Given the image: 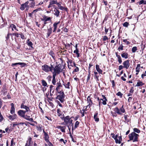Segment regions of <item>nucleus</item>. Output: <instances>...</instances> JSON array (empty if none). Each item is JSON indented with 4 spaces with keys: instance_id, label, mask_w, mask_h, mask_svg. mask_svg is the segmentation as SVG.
<instances>
[{
    "instance_id": "nucleus-1",
    "label": "nucleus",
    "mask_w": 146,
    "mask_h": 146,
    "mask_svg": "<svg viewBox=\"0 0 146 146\" xmlns=\"http://www.w3.org/2000/svg\"><path fill=\"white\" fill-rule=\"evenodd\" d=\"M62 70V66L59 64L56 65L55 67L53 66V68L51 69L50 72H52L53 75L56 76L61 72Z\"/></svg>"
},
{
    "instance_id": "nucleus-2",
    "label": "nucleus",
    "mask_w": 146,
    "mask_h": 146,
    "mask_svg": "<svg viewBox=\"0 0 146 146\" xmlns=\"http://www.w3.org/2000/svg\"><path fill=\"white\" fill-rule=\"evenodd\" d=\"M128 136L130 140H133V141L134 142L138 141L139 135L135 132H132L129 134Z\"/></svg>"
},
{
    "instance_id": "nucleus-3",
    "label": "nucleus",
    "mask_w": 146,
    "mask_h": 146,
    "mask_svg": "<svg viewBox=\"0 0 146 146\" xmlns=\"http://www.w3.org/2000/svg\"><path fill=\"white\" fill-rule=\"evenodd\" d=\"M58 93L60 94L57 96L56 98L59 100L61 103H63L64 101L65 95L64 93L62 91H60Z\"/></svg>"
},
{
    "instance_id": "nucleus-4",
    "label": "nucleus",
    "mask_w": 146,
    "mask_h": 146,
    "mask_svg": "<svg viewBox=\"0 0 146 146\" xmlns=\"http://www.w3.org/2000/svg\"><path fill=\"white\" fill-rule=\"evenodd\" d=\"M53 68V65L51 64H50V67L47 65H44L42 66V70L46 72H48L49 71H50L51 69Z\"/></svg>"
},
{
    "instance_id": "nucleus-5",
    "label": "nucleus",
    "mask_w": 146,
    "mask_h": 146,
    "mask_svg": "<svg viewBox=\"0 0 146 146\" xmlns=\"http://www.w3.org/2000/svg\"><path fill=\"white\" fill-rule=\"evenodd\" d=\"M71 118L68 115L66 117H63L62 119H63L66 125H68L69 123H72L73 120L71 119Z\"/></svg>"
},
{
    "instance_id": "nucleus-6",
    "label": "nucleus",
    "mask_w": 146,
    "mask_h": 146,
    "mask_svg": "<svg viewBox=\"0 0 146 146\" xmlns=\"http://www.w3.org/2000/svg\"><path fill=\"white\" fill-rule=\"evenodd\" d=\"M57 0H51L49 2V5L48 6V8H49L52 7H56L54 4H56L57 3Z\"/></svg>"
},
{
    "instance_id": "nucleus-7",
    "label": "nucleus",
    "mask_w": 146,
    "mask_h": 146,
    "mask_svg": "<svg viewBox=\"0 0 146 146\" xmlns=\"http://www.w3.org/2000/svg\"><path fill=\"white\" fill-rule=\"evenodd\" d=\"M102 98L100 99L98 97L97 98V99L98 100V102L99 101L102 100L103 101L102 102V104L104 105H106L107 104L106 102L107 101L106 98L104 95H102Z\"/></svg>"
},
{
    "instance_id": "nucleus-8",
    "label": "nucleus",
    "mask_w": 146,
    "mask_h": 146,
    "mask_svg": "<svg viewBox=\"0 0 146 146\" xmlns=\"http://www.w3.org/2000/svg\"><path fill=\"white\" fill-rule=\"evenodd\" d=\"M17 115L16 114L14 113L12 115H7V117L8 118V119L12 121L13 120L16 119L17 118Z\"/></svg>"
},
{
    "instance_id": "nucleus-9",
    "label": "nucleus",
    "mask_w": 146,
    "mask_h": 146,
    "mask_svg": "<svg viewBox=\"0 0 146 146\" xmlns=\"http://www.w3.org/2000/svg\"><path fill=\"white\" fill-rule=\"evenodd\" d=\"M123 65L124 68L127 69L129 67L130 64L129 63V60H127L126 61H124L123 63Z\"/></svg>"
},
{
    "instance_id": "nucleus-10",
    "label": "nucleus",
    "mask_w": 146,
    "mask_h": 146,
    "mask_svg": "<svg viewBox=\"0 0 146 146\" xmlns=\"http://www.w3.org/2000/svg\"><path fill=\"white\" fill-rule=\"evenodd\" d=\"M28 3L29 2L27 1L24 3L21 4L20 7V9L21 10H24L25 8L28 7Z\"/></svg>"
},
{
    "instance_id": "nucleus-11",
    "label": "nucleus",
    "mask_w": 146,
    "mask_h": 146,
    "mask_svg": "<svg viewBox=\"0 0 146 146\" xmlns=\"http://www.w3.org/2000/svg\"><path fill=\"white\" fill-rule=\"evenodd\" d=\"M54 15L56 17H58L59 16L60 12L57 9L56 7H55L54 8Z\"/></svg>"
},
{
    "instance_id": "nucleus-12",
    "label": "nucleus",
    "mask_w": 146,
    "mask_h": 146,
    "mask_svg": "<svg viewBox=\"0 0 146 146\" xmlns=\"http://www.w3.org/2000/svg\"><path fill=\"white\" fill-rule=\"evenodd\" d=\"M26 112L25 111L20 110L18 111L17 113L19 115L23 117Z\"/></svg>"
},
{
    "instance_id": "nucleus-13",
    "label": "nucleus",
    "mask_w": 146,
    "mask_h": 146,
    "mask_svg": "<svg viewBox=\"0 0 146 146\" xmlns=\"http://www.w3.org/2000/svg\"><path fill=\"white\" fill-rule=\"evenodd\" d=\"M21 108L22 109H25L26 111H25L26 112L29 111H30V110L29 108L27 106L23 104H22L21 105Z\"/></svg>"
},
{
    "instance_id": "nucleus-14",
    "label": "nucleus",
    "mask_w": 146,
    "mask_h": 146,
    "mask_svg": "<svg viewBox=\"0 0 146 146\" xmlns=\"http://www.w3.org/2000/svg\"><path fill=\"white\" fill-rule=\"evenodd\" d=\"M17 65H21V67H24L26 65V64L22 62L16 63H12V64L11 66H16Z\"/></svg>"
},
{
    "instance_id": "nucleus-15",
    "label": "nucleus",
    "mask_w": 146,
    "mask_h": 146,
    "mask_svg": "<svg viewBox=\"0 0 146 146\" xmlns=\"http://www.w3.org/2000/svg\"><path fill=\"white\" fill-rule=\"evenodd\" d=\"M43 132L44 134V139L46 142H49V136L48 134L44 130H43Z\"/></svg>"
},
{
    "instance_id": "nucleus-16",
    "label": "nucleus",
    "mask_w": 146,
    "mask_h": 146,
    "mask_svg": "<svg viewBox=\"0 0 146 146\" xmlns=\"http://www.w3.org/2000/svg\"><path fill=\"white\" fill-rule=\"evenodd\" d=\"M11 108L10 110V113L12 114H13L15 113V108L14 104L12 103L11 104Z\"/></svg>"
},
{
    "instance_id": "nucleus-17",
    "label": "nucleus",
    "mask_w": 146,
    "mask_h": 146,
    "mask_svg": "<svg viewBox=\"0 0 146 146\" xmlns=\"http://www.w3.org/2000/svg\"><path fill=\"white\" fill-rule=\"evenodd\" d=\"M52 29L51 27L47 29V33H46V37H49L52 33Z\"/></svg>"
},
{
    "instance_id": "nucleus-18",
    "label": "nucleus",
    "mask_w": 146,
    "mask_h": 146,
    "mask_svg": "<svg viewBox=\"0 0 146 146\" xmlns=\"http://www.w3.org/2000/svg\"><path fill=\"white\" fill-rule=\"evenodd\" d=\"M7 90L5 88H3L1 92V94L3 96H5L7 94Z\"/></svg>"
},
{
    "instance_id": "nucleus-19",
    "label": "nucleus",
    "mask_w": 146,
    "mask_h": 146,
    "mask_svg": "<svg viewBox=\"0 0 146 146\" xmlns=\"http://www.w3.org/2000/svg\"><path fill=\"white\" fill-rule=\"evenodd\" d=\"M121 56L122 58L127 59L129 55L126 52H122V53L121 54Z\"/></svg>"
},
{
    "instance_id": "nucleus-20",
    "label": "nucleus",
    "mask_w": 146,
    "mask_h": 146,
    "mask_svg": "<svg viewBox=\"0 0 146 146\" xmlns=\"http://www.w3.org/2000/svg\"><path fill=\"white\" fill-rule=\"evenodd\" d=\"M51 19V17H48L47 16H44L42 19V20L44 21V22H46L47 21H50Z\"/></svg>"
},
{
    "instance_id": "nucleus-21",
    "label": "nucleus",
    "mask_w": 146,
    "mask_h": 146,
    "mask_svg": "<svg viewBox=\"0 0 146 146\" xmlns=\"http://www.w3.org/2000/svg\"><path fill=\"white\" fill-rule=\"evenodd\" d=\"M50 95H52L54 91V87L52 85H50Z\"/></svg>"
},
{
    "instance_id": "nucleus-22",
    "label": "nucleus",
    "mask_w": 146,
    "mask_h": 146,
    "mask_svg": "<svg viewBox=\"0 0 146 146\" xmlns=\"http://www.w3.org/2000/svg\"><path fill=\"white\" fill-rule=\"evenodd\" d=\"M24 119H26V120H29V121H31L32 122H34L35 121H33V118H30V116H28L27 115H25L24 117H23Z\"/></svg>"
},
{
    "instance_id": "nucleus-23",
    "label": "nucleus",
    "mask_w": 146,
    "mask_h": 146,
    "mask_svg": "<svg viewBox=\"0 0 146 146\" xmlns=\"http://www.w3.org/2000/svg\"><path fill=\"white\" fill-rule=\"evenodd\" d=\"M60 23V21H58L57 22L53 24V27H54V29L53 31V32H55L57 28V25Z\"/></svg>"
},
{
    "instance_id": "nucleus-24",
    "label": "nucleus",
    "mask_w": 146,
    "mask_h": 146,
    "mask_svg": "<svg viewBox=\"0 0 146 146\" xmlns=\"http://www.w3.org/2000/svg\"><path fill=\"white\" fill-rule=\"evenodd\" d=\"M62 86L60 82H58L57 83V86L56 89V90L57 91L58 93H59L60 92L58 90L60 89V88L62 87Z\"/></svg>"
},
{
    "instance_id": "nucleus-25",
    "label": "nucleus",
    "mask_w": 146,
    "mask_h": 146,
    "mask_svg": "<svg viewBox=\"0 0 146 146\" xmlns=\"http://www.w3.org/2000/svg\"><path fill=\"white\" fill-rule=\"evenodd\" d=\"M58 128L60 129L61 131L62 132H65V129H66V127L65 126H58L57 127Z\"/></svg>"
},
{
    "instance_id": "nucleus-26",
    "label": "nucleus",
    "mask_w": 146,
    "mask_h": 146,
    "mask_svg": "<svg viewBox=\"0 0 146 146\" xmlns=\"http://www.w3.org/2000/svg\"><path fill=\"white\" fill-rule=\"evenodd\" d=\"M96 68L97 71L99 72V73L102 74V70L101 69H100L99 68V65H96Z\"/></svg>"
},
{
    "instance_id": "nucleus-27",
    "label": "nucleus",
    "mask_w": 146,
    "mask_h": 146,
    "mask_svg": "<svg viewBox=\"0 0 146 146\" xmlns=\"http://www.w3.org/2000/svg\"><path fill=\"white\" fill-rule=\"evenodd\" d=\"M98 113L96 112L94 116V118L96 121L98 122L99 121V118L98 117Z\"/></svg>"
},
{
    "instance_id": "nucleus-28",
    "label": "nucleus",
    "mask_w": 146,
    "mask_h": 146,
    "mask_svg": "<svg viewBox=\"0 0 146 146\" xmlns=\"http://www.w3.org/2000/svg\"><path fill=\"white\" fill-rule=\"evenodd\" d=\"M114 111L117 113L119 115H121L122 113L120 112V110L117 107L115 108L114 109Z\"/></svg>"
},
{
    "instance_id": "nucleus-29",
    "label": "nucleus",
    "mask_w": 146,
    "mask_h": 146,
    "mask_svg": "<svg viewBox=\"0 0 146 146\" xmlns=\"http://www.w3.org/2000/svg\"><path fill=\"white\" fill-rule=\"evenodd\" d=\"M56 75H53V79L52 81V82L53 84L54 85H55L56 82Z\"/></svg>"
},
{
    "instance_id": "nucleus-30",
    "label": "nucleus",
    "mask_w": 146,
    "mask_h": 146,
    "mask_svg": "<svg viewBox=\"0 0 146 146\" xmlns=\"http://www.w3.org/2000/svg\"><path fill=\"white\" fill-rule=\"evenodd\" d=\"M144 84V83H143L142 82L139 81L137 83V84L135 85V86H141Z\"/></svg>"
},
{
    "instance_id": "nucleus-31",
    "label": "nucleus",
    "mask_w": 146,
    "mask_h": 146,
    "mask_svg": "<svg viewBox=\"0 0 146 146\" xmlns=\"http://www.w3.org/2000/svg\"><path fill=\"white\" fill-rule=\"evenodd\" d=\"M120 110V112L121 113H124L125 112V110L123 108V105L119 109Z\"/></svg>"
},
{
    "instance_id": "nucleus-32",
    "label": "nucleus",
    "mask_w": 146,
    "mask_h": 146,
    "mask_svg": "<svg viewBox=\"0 0 146 146\" xmlns=\"http://www.w3.org/2000/svg\"><path fill=\"white\" fill-rule=\"evenodd\" d=\"M10 27L12 28H13L15 30L17 31H18V30L17 29L16 26L13 24H11L10 25Z\"/></svg>"
},
{
    "instance_id": "nucleus-33",
    "label": "nucleus",
    "mask_w": 146,
    "mask_h": 146,
    "mask_svg": "<svg viewBox=\"0 0 146 146\" xmlns=\"http://www.w3.org/2000/svg\"><path fill=\"white\" fill-rule=\"evenodd\" d=\"M117 58L119 64H121L122 62L121 58L120 56H117Z\"/></svg>"
},
{
    "instance_id": "nucleus-34",
    "label": "nucleus",
    "mask_w": 146,
    "mask_h": 146,
    "mask_svg": "<svg viewBox=\"0 0 146 146\" xmlns=\"http://www.w3.org/2000/svg\"><path fill=\"white\" fill-rule=\"evenodd\" d=\"M27 43L28 45L30 47H31V48H32V46L33 45V43L32 42L30 41H29V40H28V41L27 42Z\"/></svg>"
},
{
    "instance_id": "nucleus-35",
    "label": "nucleus",
    "mask_w": 146,
    "mask_h": 146,
    "mask_svg": "<svg viewBox=\"0 0 146 146\" xmlns=\"http://www.w3.org/2000/svg\"><path fill=\"white\" fill-rule=\"evenodd\" d=\"M134 132L135 133H139L140 132V130L137 128H134L133 129Z\"/></svg>"
},
{
    "instance_id": "nucleus-36",
    "label": "nucleus",
    "mask_w": 146,
    "mask_h": 146,
    "mask_svg": "<svg viewBox=\"0 0 146 146\" xmlns=\"http://www.w3.org/2000/svg\"><path fill=\"white\" fill-rule=\"evenodd\" d=\"M60 10H63V11H67V8H66L65 7H63L62 6H61L59 8Z\"/></svg>"
},
{
    "instance_id": "nucleus-37",
    "label": "nucleus",
    "mask_w": 146,
    "mask_h": 146,
    "mask_svg": "<svg viewBox=\"0 0 146 146\" xmlns=\"http://www.w3.org/2000/svg\"><path fill=\"white\" fill-rule=\"evenodd\" d=\"M139 5H140L141 4H146V1L145 0H141L139 3Z\"/></svg>"
},
{
    "instance_id": "nucleus-38",
    "label": "nucleus",
    "mask_w": 146,
    "mask_h": 146,
    "mask_svg": "<svg viewBox=\"0 0 146 146\" xmlns=\"http://www.w3.org/2000/svg\"><path fill=\"white\" fill-rule=\"evenodd\" d=\"M137 50V48L136 46L133 47L132 49V52L133 53L135 52Z\"/></svg>"
},
{
    "instance_id": "nucleus-39",
    "label": "nucleus",
    "mask_w": 146,
    "mask_h": 146,
    "mask_svg": "<svg viewBox=\"0 0 146 146\" xmlns=\"http://www.w3.org/2000/svg\"><path fill=\"white\" fill-rule=\"evenodd\" d=\"M42 85L44 86H46L47 85V84L46 82L44 80H42Z\"/></svg>"
},
{
    "instance_id": "nucleus-40",
    "label": "nucleus",
    "mask_w": 146,
    "mask_h": 146,
    "mask_svg": "<svg viewBox=\"0 0 146 146\" xmlns=\"http://www.w3.org/2000/svg\"><path fill=\"white\" fill-rule=\"evenodd\" d=\"M42 10L41 8H39L36 9L34 10L33 12H32V13H34L38 11H40V10Z\"/></svg>"
},
{
    "instance_id": "nucleus-41",
    "label": "nucleus",
    "mask_w": 146,
    "mask_h": 146,
    "mask_svg": "<svg viewBox=\"0 0 146 146\" xmlns=\"http://www.w3.org/2000/svg\"><path fill=\"white\" fill-rule=\"evenodd\" d=\"M79 122L78 121H77L75 122V123L74 125V129H76L77 128L79 125Z\"/></svg>"
},
{
    "instance_id": "nucleus-42",
    "label": "nucleus",
    "mask_w": 146,
    "mask_h": 146,
    "mask_svg": "<svg viewBox=\"0 0 146 146\" xmlns=\"http://www.w3.org/2000/svg\"><path fill=\"white\" fill-rule=\"evenodd\" d=\"M49 54L53 58H54V53L52 51L50 50V52H49Z\"/></svg>"
},
{
    "instance_id": "nucleus-43",
    "label": "nucleus",
    "mask_w": 146,
    "mask_h": 146,
    "mask_svg": "<svg viewBox=\"0 0 146 146\" xmlns=\"http://www.w3.org/2000/svg\"><path fill=\"white\" fill-rule=\"evenodd\" d=\"M70 84V82H68L67 83V84H66V85H64V86H65V87L66 88H70V87H69Z\"/></svg>"
},
{
    "instance_id": "nucleus-44",
    "label": "nucleus",
    "mask_w": 146,
    "mask_h": 146,
    "mask_svg": "<svg viewBox=\"0 0 146 146\" xmlns=\"http://www.w3.org/2000/svg\"><path fill=\"white\" fill-rule=\"evenodd\" d=\"M123 45L122 44H121L120 46H119L118 48V50H123Z\"/></svg>"
},
{
    "instance_id": "nucleus-45",
    "label": "nucleus",
    "mask_w": 146,
    "mask_h": 146,
    "mask_svg": "<svg viewBox=\"0 0 146 146\" xmlns=\"http://www.w3.org/2000/svg\"><path fill=\"white\" fill-rule=\"evenodd\" d=\"M116 95L118 96H119L121 98L122 97L123 94L120 92H119L116 94Z\"/></svg>"
},
{
    "instance_id": "nucleus-46",
    "label": "nucleus",
    "mask_w": 146,
    "mask_h": 146,
    "mask_svg": "<svg viewBox=\"0 0 146 146\" xmlns=\"http://www.w3.org/2000/svg\"><path fill=\"white\" fill-rule=\"evenodd\" d=\"M10 35H11V34L10 33H8V34L7 35V36L6 37V40H8L9 39V38H10V36H9Z\"/></svg>"
},
{
    "instance_id": "nucleus-47",
    "label": "nucleus",
    "mask_w": 146,
    "mask_h": 146,
    "mask_svg": "<svg viewBox=\"0 0 146 146\" xmlns=\"http://www.w3.org/2000/svg\"><path fill=\"white\" fill-rule=\"evenodd\" d=\"M129 25V23L127 22H125L123 24V26L125 27H127Z\"/></svg>"
},
{
    "instance_id": "nucleus-48",
    "label": "nucleus",
    "mask_w": 146,
    "mask_h": 146,
    "mask_svg": "<svg viewBox=\"0 0 146 146\" xmlns=\"http://www.w3.org/2000/svg\"><path fill=\"white\" fill-rule=\"evenodd\" d=\"M32 141V138L31 137H30L29 139H28V140L27 141V143H28V144H29V145H30V144L31 143Z\"/></svg>"
},
{
    "instance_id": "nucleus-49",
    "label": "nucleus",
    "mask_w": 146,
    "mask_h": 146,
    "mask_svg": "<svg viewBox=\"0 0 146 146\" xmlns=\"http://www.w3.org/2000/svg\"><path fill=\"white\" fill-rule=\"evenodd\" d=\"M59 141L61 142H63L64 144H65L67 141L66 140H64L63 139H61Z\"/></svg>"
},
{
    "instance_id": "nucleus-50",
    "label": "nucleus",
    "mask_w": 146,
    "mask_h": 146,
    "mask_svg": "<svg viewBox=\"0 0 146 146\" xmlns=\"http://www.w3.org/2000/svg\"><path fill=\"white\" fill-rule=\"evenodd\" d=\"M115 141L116 143H118L119 144H120L121 143L120 142V140H119L118 139L117 137H116V138L115 139Z\"/></svg>"
},
{
    "instance_id": "nucleus-51",
    "label": "nucleus",
    "mask_w": 146,
    "mask_h": 146,
    "mask_svg": "<svg viewBox=\"0 0 146 146\" xmlns=\"http://www.w3.org/2000/svg\"><path fill=\"white\" fill-rule=\"evenodd\" d=\"M123 41L124 42H125L126 43V44H127V45L129 44L130 43V42H129V41H127V40L126 39H123Z\"/></svg>"
},
{
    "instance_id": "nucleus-52",
    "label": "nucleus",
    "mask_w": 146,
    "mask_h": 146,
    "mask_svg": "<svg viewBox=\"0 0 146 146\" xmlns=\"http://www.w3.org/2000/svg\"><path fill=\"white\" fill-rule=\"evenodd\" d=\"M84 110H80V112L82 114V117L84 116Z\"/></svg>"
},
{
    "instance_id": "nucleus-53",
    "label": "nucleus",
    "mask_w": 146,
    "mask_h": 146,
    "mask_svg": "<svg viewBox=\"0 0 146 146\" xmlns=\"http://www.w3.org/2000/svg\"><path fill=\"white\" fill-rule=\"evenodd\" d=\"M111 135H112V138H114L115 139H116V137L118 136L117 135H116V136H115V134L114 133H111Z\"/></svg>"
},
{
    "instance_id": "nucleus-54",
    "label": "nucleus",
    "mask_w": 146,
    "mask_h": 146,
    "mask_svg": "<svg viewBox=\"0 0 146 146\" xmlns=\"http://www.w3.org/2000/svg\"><path fill=\"white\" fill-rule=\"evenodd\" d=\"M89 98V101L91 102L90 103V102L89 103V105H91L92 104V100H91L90 99V96H88V97L87 99H88V100Z\"/></svg>"
},
{
    "instance_id": "nucleus-55",
    "label": "nucleus",
    "mask_w": 146,
    "mask_h": 146,
    "mask_svg": "<svg viewBox=\"0 0 146 146\" xmlns=\"http://www.w3.org/2000/svg\"><path fill=\"white\" fill-rule=\"evenodd\" d=\"M51 76L50 75L47 78V79L48 80L49 82H50L51 81V78H52Z\"/></svg>"
},
{
    "instance_id": "nucleus-56",
    "label": "nucleus",
    "mask_w": 146,
    "mask_h": 146,
    "mask_svg": "<svg viewBox=\"0 0 146 146\" xmlns=\"http://www.w3.org/2000/svg\"><path fill=\"white\" fill-rule=\"evenodd\" d=\"M79 68L77 67H76V68L73 71V72H78L79 71Z\"/></svg>"
},
{
    "instance_id": "nucleus-57",
    "label": "nucleus",
    "mask_w": 146,
    "mask_h": 146,
    "mask_svg": "<svg viewBox=\"0 0 146 146\" xmlns=\"http://www.w3.org/2000/svg\"><path fill=\"white\" fill-rule=\"evenodd\" d=\"M108 39V38L106 36H104L103 38V40L104 41H106Z\"/></svg>"
},
{
    "instance_id": "nucleus-58",
    "label": "nucleus",
    "mask_w": 146,
    "mask_h": 146,
    "mask_svg": "<svg viewBox=\"0 0 146 146\" xmlns=\"http://www.w3.org/2000/svg\"><path fill=\"white\" fill-rule=\"evenodd\" d=\"M3 119V117L1 113H0V121L1 122Z\"/></svg>"
},
{
    "instance_id": "nucleus-59",
    "label": "nucleus",
    "mask_w": 146,
    "mask_h": 146,
    "mask_svg": "<svg viewBox=\"0 0 146 146\" xmlns=\"http://www.w3.org/2000/svg\"><path fill=\"white\" fill-rule=\"evenodd\" d=\"M31 5L30 6V7H34L35 5V3L33 2V1H32L31 2Z\"/></svg>"
},
{
    "instance_id": "nucleus-60",
    "label": "nucleus",
    "mask_w": 146,
    "mask_h": 146,
    "mask_svg": "<svg viewBox=\"0 0 146 146\" xmlns=\"http://www.w3.org/2000/svg\"><path fill=\"white\" fill-rule=\"evenodd\" d=\"M124 68L123 66L122 65H120L118 69L119 70H121V69H123Z\"/></svg>"
},
{
    "instance_id": "nucleus-61",
    "label": "nucleus",
    "mask_w": 146,
    "mask_h": 146,
    "mask_svg": "<svg viewBox=\"0 0 146 146\" xmlns=\"http://www.w3.org/2000/svg\"><path fill=\"white\" fill-rule=\"evenodd\" d=\"M37 130L40 131H42V128L41 127L39 126V127H37Z\"/></svg>"
},
{
    "instance_id": "nucleus-62",
    "label": "nucleus",
    "mask_w": 146,
    "mask_h": 146,
    "mask_svg": "<svg viewBox=\"0 0 146 146\" xmlns=\"http://www.w3.org/2000/svg\"><path fill=\"white\" fill-rule=\"evenodd\" d=\"M63 31L66 33H67L68 32V29L66 28H63Z\"/></svg>"
},
{
    "instance_id": "nucleus-63",
    "label": "nucleus",
    "mask_w": 146,
    "mask_h": 146,
    "mask_svg": "<svg viewBox=\"0 0 146 146\" xmlns=\"http://www.w3.org/2000/svg\"><path fill=\"white\" fill-rule=\"evenodd\" d=\"M73 125V124L72 123H69V124H68L67 125V126L68 127V126H69V127H71V126H72Z\"/></svg>"
},
{
    "instance_id": "nucleus-64",
    "label": "nucleus",
    "mask_w": 146,
    "mask_h": 146,
    "mask_svg": "<svg viewBox=\"0 0 146 146\" xmlns=\"http://www.w3.org/2000/svg\"><path fill=\"white\" fill-rule=\"evenodd\" d=\"M146 76V71H145V72L142 74V75H141V77L142 78H143V77L144 76Z\"/></svg>"
}]
</instances>
